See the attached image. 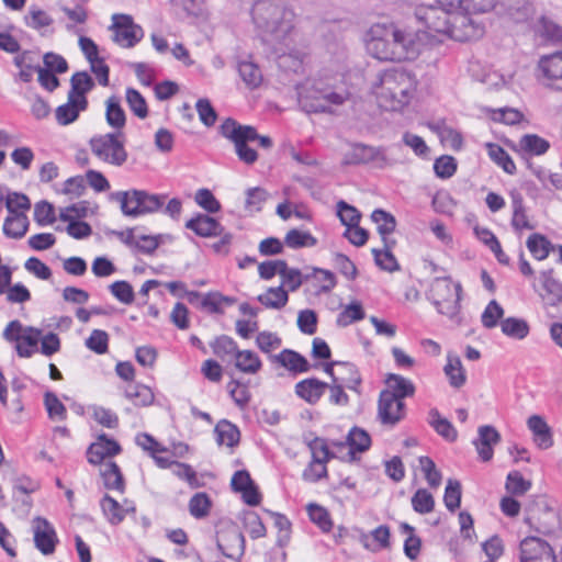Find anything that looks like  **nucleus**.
Segmentation results:
<instances>
[{
  "instance_id": "obj_40",
  "label": "nucleus",
  "mask_w": 562,
  "mask_h": 562,
  "mask_svg": "<svg viewBox=\"0 0 562 562\" xmlns=\"http://www.w3.org/2000/svg\"><path fill=\"white\" fill-rule=\"evenodd\" d=\"M518 146L524 154L539 156L548 151L550 143L536 134H526L519 139Z\"/></svg>"
},
{
  "instance_id": "obj_5",
  "label": "nucleus",
  "mask_w": 562,
  "mask_h": 562,
  "mask_svg": "<svg viewBox=\"0 0 562 562\" xmlns=\"http://www.w3.org/2000/svg\"><path fill=\"white\" fill-rule=\"evenodd\" d=\"M91 153L102 162L122 167L128 158L124 145V134L122 132L106 133L93 136L89 140Z\"/></svg>"
},
{
  "instance_id": "obj_33",
  "label": "nucleus",
  "mask_w": 562,
  "mask_h": 562,
  "mask_svg": "<svg viewBox=\"0 0 562 562\" xmlns=\"http://www.w3.org/2000/svg\"><path fill=\"white\" fill-rule=\"evenodd\" d=\"M213 353L222 361L233 360L238 351L236 341L226 335H221L210 342Z\"/></svg>"
},
{
  "instance_id": "obj_12",
  "label": "nucleus",
  "mask_w": 562,
  "mask_h": 562,
  "mask_svg": "<svg viewBox=\"0 0 562 562\" xmlns=\"http://www.w3.org/2000/svg\"><path fill=\"white\" fill-rule=\"evenodd\" d=\"M470 14L462 10H457L452 13L449 38L467 42L477 40L483 35V26L476 23Z\"/></svg>"
},
{
  "instance_id": "obj_19",
  "label": "nucleus",
  "mask_w": 562,
  "mask_h": 562,
  "mask_svg": "<svg viewBox=\"0 0 562 562\" xmlns=\"http://www.w3.org/2000/svg\"><path fill=\"white\" fill-rule=\"evenodd\" d=\"M186 227L201 237L220 236L224 232L223 226L215 218L205 214L190 218L186 223Z\"/></svg>"
},
{
  "instance_id": "obj_36",
  "label": "nucleus",
  "mask_w": 562,
  "mask_h": 562,
  "mask_svg": "<svg viewBox=\"0 0 562 562\" xmlns=\"http://www.w3.org/2000/svg\"><path fill=\"white\" fill-rule=\"evenodd\" d=\"M29 227V220L25 213L9 215L3 224V233L7 237L20 239Z\"/></svg>"
},
{
  "instance_id": "obj_20",
  "label": "nucleus",
  "mask_w": 562,
  "mask_h": 562,
  "mask_svg": "<svg viewBox=\"0 0 562 562\" xmlns=\"http://www.w3.org/2000/svg\"><path fill=\"white\" fill-rule=\"evenodd\" d=\"M70 86L71 88L68 95L77 100L81 105V109H87L88 100L86 98V93L94 86L92 78L86 71L75 72L70 79Z\"/></svg>"
},
{
  "instance_id": "obj_32",
  "label": "nucleus",
  "mask_w": 562,
  "mask_h": 562,
  "mask_svg": "<svg viewBox=\"0 0 562 562\" xmlns=\"http://www.w3.org/2000/svg\"><path fill=\"white\" fill-rule=\"evenodd\" d=\"M499 325L502 333L513 339L522 340L530 333L529 324L522 318L507 317Z\"/></svg>"
},
{
  "instance_id": "obj_18",
  "label": "nucleus",
  "mask_w": 562,
  "mask_h": 562,
  "mask_svg": "<svg viewBox=\"0 0 562 562\" xmlns=\"http://www.w3.org/2000/svg\"><path fill=\"white\" fill-rule=\"evenodd\" d=\"M121 452V447L114 439L101 435L98 441L92 443L87 451L88 461L92 464H100L106 457H113Z\"/></svg>"
},
{
  "instance_id": "obj_22",
  "label": "nucleus",
  "mask_w": 562,
  "mask_h": 562,
  "mask_svg": "<svg viewBox=\"0 0 562 562\" xmlns=\"http://www.w3.org/2000/svg\"><path fill=\"white\" fill-rule=\"evenodd\" d=\"M539 68L546 78L553 81L555 87L562 90V52L541 57Z\"/></svg>"
},
{
  "instance_id": "obj_3",
  "label": "nucleus",
  "mask_w": 562,
  "mask_h": 562,
  "mask_svg": "<svg viewBox=\"0 0 562 562\" xmlns=\"http://www.w3.org/2000/svg\"><path fill=\"white\" fill-rule=\"evenodd\" d=\"M299 104L306 113H335L349 98L345 89H336L323 82L305 83L299 88Z\"/></svg>"
},
{
  "instance_id": "obj_10",
  "label": "nucleus",
  "mask_w": 562,
  "mask_h": 562,
  "mask_svg": "<svg viewBox=\"0 0 562 562\" xmlns=\"http://www.w3.org/2000/svg\"><path fill=\"white\" fill-rule=\"evenodd\" d=\"M453 12L442 7L420 5L416 9L415 15L430 31L449 36Z\"/></svg>"
},
{
  "instance_id": "obj_59",
  "label": "nucleus",
  "mask_w": 562,
  "mask_h": 562,
  "mask_svg": "<svg viewBox=\"0 0 562 562\" xmlns=\"http://www.w3.org/2000/svg\"><path fill=\"white\" fill-rule=\"evenodd\" d=\"M44 404L50 419L65 420L67 411L65 405L59 401L53 392H46L44 395Z\"/></svg>"
},
{
  "instance_id": "obj_55",
  "label": "nucleus",
  "mask_w": 562,
  "mask_h": 562,
  "mask_svg": "<svg viewBox=\"0 0 562 562\" xmlns=\"http://www.w3.org/2000/svg\"><path fill=\"white\" fill-rule=\"evenodd\" d=\"M126 102L131 111L139 119H145L148 115V108L145 98L133 88L126 89Z\"/></svg>"
},
{
  "instance_id": "obj_31",
  "label": "nucleus",
  "mask_w": 562,
  "mask_h": 562,
  "mask_svg": "<svg viewBox=\"0 0 562 562\" xmlns=\"http://www.w3.org/2000/svg\"><path fill=\"white\" fill-rule=\"evenodd\" d=\"M105 119L106 123L116 132H122V128L125 126L126 115L121 106L120 99L115 95L106 100Z\"/></svg>"
},
{
  "instance_id": "obj_21",
  "label": "nucleus",
  "mask_w": 562,
  "mask_h": 562,
  "mask_svg": "<svg viewBox=\"0 0 562 562\" xmlns=\"http://www.w3.org/2000/svg\"><path fill=\"white\" fill-rule=\"evenodd\" d=\"M527 425L532 432L533 441L539 449L546 450L553 445L551 429L541 416H530L527 420Z\"/></svg>"
},
{
  "instance_id": "obj_11",
  "label": "nucleus",
  "mask_w": 562,
  "mask_h": 562,
  "mask_svg": "<svg viewBox=\"0 0 562 562\" xmlns=\"http://www.w3.org/2000/svg\"><path fill=\"white\" fill-rule=\"evenodd\" d=\"M346 165L373 164L378 168H385L391 165L382 147H373L364 144H353L345 155Z\"/></svg>"
},
{
  "instance_id": "obj_39",
  "label": "nucleus",
  "mask_w": 562,
  "mask_h": 562,
  "mask_svg": "<svg viewBox=\"0 0 562 562\" xmlns=\"http://www.w3.org/2000/svg\"><path fill=\"white\" fill-rule=\"evenodd\" d=\"M429 424L435 429V431L446 440L452 442L457 439L458 434L453 425L447 418H443L439 414L438 409H430Z\"/></svg>"
},
{
  "instance_id": "obj_28",
  "label": "nucleus",
  "mask_w": 562,
  "mask_h": 562,
  "mask_svg": "<svg viewBox=\"0 0 562 562\" xmlns=\"http://www.w3.org/2000/svg\"><path fill=\"white\" fill-rule=\"evenodd\" d=\"M512 198V206H513V217L512 225L513 227L520 232L522 229H533V226L530 224L524 205V198L521 193L518 191H513L510 193Z\"/></svg>"
},
{
  "instance_id": "obj_26",
  "label": "nucleus",
  "mask_w": 562,
  "mask_h": 562,
  "mask_svg": "<svg viewBox=\"0 0 562 562\" xmlns=\"http://www.w3.org/2000/svg\"><path fill=\"white\" fill-rule=\"evenodd\" d=\"M272 359L293 373H303L310 370L308 361L302 355L291 349H283L279 355L273 356Z\"/></svg>"
},
{
  "instance_id": "obj_64",
  "label": "nucleus",
  "mask_w": 562,
  "mask_h": 562,
  "mask_svg": "<svg viewBox=\"0 0 562 562\" xmlns=\"http://www.w3.org/2000/svg\"><path fill=\"white\" fill-rule=\"evenodd\" d=\"M337 215L346 227H351L356 224H359L361 218L360 212L355 206L348 204L345 201H339L337 203Z\"/></svg>"
},
{
  "instance_id": "obj_14",
  "label": "nucleus",
  "mask_w": 562,
  "mask_h": 562,
  "mask_svg": "<svg viewBox=\"0 0 562 562\" xmlns=\"http://www.w3.org/2000/svg\"><path fill=\"white\" fill-rule=\"evenodd\" d=\"M378 413L383 425L395 426L405 416V404L391 391L384 390L380 393Z\"/></svg>"
},
{
  "instance_id": "obj_58",
  "label": "nucleus",
  "mask_w": 562,
  "mask_h": 562,
  "mask_svg": "<svg viewBox=\"0 0 562 562\" xmlns=\"http://www.w3.org/2000/svg\"><path fill=\"white\" fill-rule=\"evenodd\" d=\"M306 509L310 519L323 531L327 532L331 529L333 521L330 519L329 513L323 506L317 504H308Z\"/></svg>"
},
{
  "instance_id": "obj_8",
  "label": "nucleus",
  "mask_w": 562,
  "mask_h": 562,
  "mask_svg": "<svg viewBox=\"0 0 562 562\" xmlns=\"http://www.w3.org/2000/svg\"><path fill=\"white\" fill-rule=\"evenodd\" d=\"M396 61L414 60L423 50L425 33L394 24Z\"/></svg>"
},
{
  "instance_id": "obj_17",
  "label": "nucleus",
  "mask_w": 562,
  "mask_h": 562,
  "mask_svg": "<svg viewBox=\"0 0 562 562\" xmlns=\"http://www.w3.org/2000/svg\"><path fill=\"white\" fill-rule=\"evenodd\" d=\"M479 437L473 441L482 461L487 462L493 458V447L501 441L499 432L493 426L479 427Z\"/></svg>"
},
{
  "instance_id": "obj_41",
  "label": "nucleus",
  "mask_w": 562,
  "mask_h": 562,
  "mask_svg": "<svg viewBox=\"0 0 562 562\" xmlns=\"http://www.w3.org/2000/svg\"><path fill=\"white\" fill-rule=\"evenodd\" d=\"M237 69L241 80L249 89H256L262 82L261 70L252 61H239Z\"/></svg>"
},
{
  "instance_id": "obj_29",
  "label": "nucleus",
  "mask_w": 562,
  "mask_h": 562,
  "mask_svg": "<svg viewBox=\"0 0 562 562\" xmlns=\"http://www.w3.org/2000/svg\"><path fill=\"white\" fill-rule=\"evenodd\" d=\"M214 432L218 445H225L231 448L237 446L240 439L237 426L226 419H222L216 424Z\"/></svg>"
},
{
  "instance_id": "obj_13",
  "label": "nucleus",
  "mask_w": 562,
  "mask_h": 562,
  "mask_svg": "<svg viewBox=\"0 0 562 562\" xmlns=\"http://www.w3.org/2000/svg\"><path fill=\"white\" fill-rule=\"evenodd\" d=\"M526 512V521L530 525H536L539 532L550 533L554 530L558 522V514L543 499L529 505Z\"/></svg>"
},
{
  "instance_id": "obj_7",
  "label": "nucleus",
  "mask_w": 562,
  "mask_h": 562,
  "mask_svg": "<svg viewBox=\"0 0 562 562\" xmlns=\"http://www.w3.org/2000/svg\"><path fill=\"white\" fill-rule=\"evenodd\" d=\"M394 24H374L369 31L368 53L379 60L396 61Z\"/></svg>"
},
{
  "instance_id": "obj_44",
  "label": "nucleus",
  "mask_w": 562,
  "mask_h": 562,
  "mask_svg": "<svg viewBox=\"0 0 562 562\" xmlns=\"http://www.w3.org/2000/svg\"><path fill=\"white\" fill-rule=\"evenodd\" d=\"M125 396L136 406H149L155 400L153 391L144 384H130L125 390Z\"/></svg>"
},
{
  "instance_id": "obj_56",
  "label": "nucleus",
  "mask_w": 562,
  "mask_h": 562,
  "mask_svg": "<svg viewBox=\"0 0 562 562\" xmlns=\"http://www.w3.org/2000/svg\"><path fill=\"white\" fill-rule=\"evenodd\" d=\"M504 316V308L498 304L497 301L492 300L483 311L481 315L482 325L487 328H494L497 326L499 319Z\"/></svg>"
},
{
  "instance_id": "obj_23",
  "label": "nucleus",
  "mask_w": 562,
  "mask_h": 562,
  "mask_svg": "<svg viewBox=\"0 0 562 562\" xmlns=\"http://www.w3.org/2000/svg\"><path fill=\"white\" fill-rule=\"evenodd\" d=\"M540 280L544 291L542 299L548 305L558 306L562 302V284L553 278V270L541 271Z\"/></svg>"
},
{
  "instance_id": "obj_30",
  "label": "nucleus",
  "mask_w": 562,
  "mask_h": 562,
  "mask_svg": "<svg viewBox=\"0 0 562 562\" xmlns=\"http://www.w3.org/2000/svg\"><path fill=\"white\" fill-rule=\"evenodd\" d=\"M26 26L36 30L41 35L47 34V29L54 23V19L45 11L37 7H31L24 16Z\"/></svg>"
},
{
  "instance_id": "obj_62",
  "label": "nucleus",
  "mask_w": 562,
  "mask_h": 562,
  "mask_svg": "<svg viewBox=\"0 0 562 562\" xmlns=\"http://www.w3.org/2000/svg\"><path fill=\"white\" fill-rule=\"evenodd\" d=\"M443 502L448 510L454 512L461 503V484L457 480H449L445 490Z\"/></svg>"
},
{
  "instance_id": "obj_49",
  "label": "nucleus",
  "mask_w": 562,
  "mask_h": 562,
  "mask_svg": "<svg viewBox=\"0 0 562 562\" xmlns=\"http://www.w3.org/2000/svg\"><path fill=\"white\" fill-rule=\"evenodd\" d=\"M366 316L360 302H352L345 306L338 314L336 324L338 327H347L350 324L363 319Z\"/></svg>"
},
{
  "instance_id": "obj_63",
  "label": "nucleus",
  "mask_w": 562,
  "mask_h": 562,
  "mask_svg": "<svg viewBox=\"0 0 562 562\" xmlns=\"http://www.w3.org/2000/svg\"><path fill=\"white\" fill-rule=\"evenodd\" d=\"M5 207L9 211L10 215H15L24 213V211L30 210L31 202L25 194L12 192L9 193L5 198Z\"/></svg>"
},
{
  "instance_id": "obj_27",
  "label": "nucleus",
  "mask_w": 562,
  "mask_h": 562,
  "mask_svg": "<svg viewBox=\"0 0 562 562\" xmlns=\"http://www.w3.org/2000/svg\"><path fill=\"white\" fill-rule=\"evenodd\" d=\"M100 474L103 479L104 486L108 490H115L121 493L125 490L124 477L119 465L113 461L104 462L101 467Z\"/></svg>"
},
{
  "instance_id": "obj_38",
  "label": "nucleus",
  "mask_w": 562,
  "mask_h": 562,
  "mask_svg": "<svg viewBox=\"0 0 562 562\" xmlns=\"http://www.w3.org/2000/svg\"><path fill=\"white\" fill-rule=\"evenodd\" d=\"M371 218L378 225L383 244L387 245V241H391L387 236L394 232L396 226L395 217L391 213L378 209L372 212Z\"/></svg>"
},
{
  "instance_id": "obj_34",
  "label": "nucleus",
  "mask_w": 562,
  "mask_h": 562,
  "mask_svg": "<svg viewBox=\"0 0 562 562\" xmlns=\"http://www.w3.org/2000/svg\"><path fill=\"white\" fill-rule=\"evenodd\" d=\"M235 367L247 374L257 373L262 366L260 358L251 350H239L234 357Z\"/></svg>"
},
{
  "instance_id": "obj_16",
  "label": "nucleus",
  "mask_w": 562,
  "mask_h": 562,
  "mask_svg": "<svg viewBox=\"0 0 562 562\" xmlns=\"http://www.w3.org/2000/svg\"><path fill=\"white\" fill-rule=\"evenodd\" d=\"M34 544L44 555L54 553L58 538L52 524L43 517L33 520Z\"/></svg>"
},
{
  "instance_id": "obj_57",
  "label": "nucleus",
  "mask_w": 562,
  "mask_h": 562,
  "mask_svg": "<svg viewBox=\"0 0 562 562\" xmlns=\"http://www.w3.org/2000/svg\"><path fill=\"white\" fill-rule=\"evenodd\" d=\"M412 506L418 514H428L434 510L435 499L426 488H419L412 497Z\"/></svg>"
},
{
  "instance_id": "obj_48",
  "label": "nucleus",
  "mask_w": 562,
  "mask_h": 562,
  "mask_svg": "<svg viewBox=\"0 0 562 562\" xmlns=\"http://www.w3.org/2000/svg\"><path fill=\"white\" fill-rule=\"evenodd\" d=\"M394 240L387 241V245H384V249H372V254L374 256V261L376 266H379L381 269L385 271H396L400 269L398 263L392 254L391 249L394 245Z\"/></svg>"
},
{
  "instance_id": "obj_52",
  "label": "nucleus",
  "mask_w": 562,
  "mask_h": 562,
  "mask_svg": "<svg viewBox=\"0 0 562 562\" xmlns=\"http://www.w3.org/2000/svg\"><path fill=\"white\" fill-rule=\"evenodd\" d=\"M211 507V498L204 492L194 494L189 502V512L194 518L198 519L206 517Z\"/></svg>"
},
{
  "instance_id": "obj_6",
  "label": "nucleus",
  "mask_w": 562,
  "mask_h": 562,
  "mask_svg": "<svg viewBox=\"0 0 562 562\" xmlns=\"http://www.w3.org/2000/svg\"><path fill=\"white\" fill-rule=\"evenodd\" d=\"M220 131L225 138H228L234 143L236 154L243 162L252 165L257 161V151L248 146V142H252L258 137V133L255 127L250 125H240L233 119H226L222 123Z\"/></svg>"
},
{
  "instance_id": "obj_50",
  "label": "nucleus",
  "mask_w": 562,
  "mask_h": 562,
  "mask_svg": "<svg viewBox=\"0 0 562 562\" xmlns=\"http://www.w3.org/2000/svg\"><path fill=\"white\" fill-rule=\"evenodd\" d=\"M284 243L288 247L297 249L302 247H314L317 244V239L308 232L294 228L286 233Z\"/></svg>"
},
{
  "instance_id": "obj_2",
  "label": "nucleus",
  "mask_w": 562,
  "mask_h": 562,
  "mask_svg": "<svg viewBox=\"0 0 562 562\" xmlns=\"http://www.w3.org/2000/svg\"><path fill=\"white\" fill-rule=\"evenodd\" d=\"M251 15L257 29L272 41H282L294 27V11L283 0H257Z\"/></svg>"
},
{
  "instance_id": "obj_37",
  "label": "nucleus",
  "mask_w": 562,
  "mask_h": 562,
  "mask_svg": "<svg viewBox=\"0 0 562 562\" xmlns=\"http://www.w3.org/2000/svg\"><path fill=\"white\" fill-rule=\"evenodd\" d=\"M337 374L341 384L351 391L360 393L359 386L362 380L359 370L355 364L349 362L339 363Z\"/></svg>"
},
{
  "instance_id": "obj_42",
  "label": "nucleus",
  "mask_w": 562,
  "mask_h": 562,
  "mask_svg": "<svg viewBox=\"0 0 562 562\" xmlns=\"http://www.w3.org/2000/svg\"><path fill=\"white\" fill-rule=\"evenodd\" d=\"M100 506L103 515L111 525L116 526L124 520L125 515L123 507H121V503L112 496L105 494L100 501Z\"/></svg>"
},
{
  "instance_id": "obj_1",
  "label": "nucleus",
  "mask_w": 562,
  "mask_h": 562,
  "mask_svg": "<svg viewBox=\"0 0 562 562\" xmlns=\"http://www.w3.org/2000/svg\"><path fill=\"white\" fill-rule=\"evenodd\" d=\"M417 88L415 74L405 68H392L379 75L372 91L381 109L400 111L406 106Z\"/></svg>"
},
{
  "instance_id": "obj_47",
  "label": "nucleus",
  "mask_w": 562,
  "mask_h": 562,
  "mask_svg": "<svg viewBox=\"0 0 562 562\" xmlns=\"http://www.w3.org/2000/svg\"><path fill=\"white\" fill-rule=\"evenodd\" d=\"M527 248L535 259L544 260L552 248L551 243L541 234H532L527 239Z\"/></svg>"
},
{
  "instance_id": "obj_35",
  "label": "nucleus",
  "mask_w": 562,
  "mask_h": 562,
  "mask_svg": "<svg viewBox=\"0 0 562 562\" xmlns=\"http://www.w3.org/2000/svg\"><path fill=\"white\" fill-rule=\"evenodd\" d=\"M257 300L267 308L281 310L289 301L288 292L283 285L269 288L265 293L258 295Z\"/></svg>"
},
{
  "instance_id": "obj_43",
  "label": "nucleus",
  "mask_w": 562,
  "mask_h": 562,
  "mask_svg": "<svg viewBox=\"0 0 562 562\" xmlns=\"http://www.w3.org/2000/svg\"><path fill=\"white\" fill-rule=\"evenodd\" d=\"M386 383L390 386L389 391L395 394L396 398H400L401 401H403L404 397L414 395V384L402 375L391 373L386 378Z\"/></svg>"
},
{
  "instance_id": "obj_54",
  "label": "nucleus",
  "mask_w": 562,
  "mask_h": 562,
  "mask_svg": "<svg viewBox=\"0 0 562 562\" xmlns=\"http://www.w3.org/2000/svg\"><path fill=\"white\" fill-rule=\"evenodd\" d=\"M488 155L493 161L499 165L503 170L509 175H514L516 171V165L510 156L501 146L490 144Z\"/></svg>"
},
{
  "instance_id": "obj_46",
  "label": "nucleus",
  "mask_w": 562,
  "mask_h": 562,
  "mask_svg": "<svg viewBox=\"0 0 562 562\" xmlns=\"http://www.w3.org/2000/svg\"><path fill=\"white\" fill-rule=\"evenodd\" d=\"M532 486L531 481L524 479L519 471H512L507 474L505 488L512 496H521Z\"/></svg>"
},
{
  "instance_id": "obj_9",
  "label": "nucleus",
  "mask_w": 562,
  "mask_h": 562,
  "mask_svg": "<svg viewBox=\"0 0 562 562\" xmlns=\"http://www.w3.org/2000/svg\"><path fill=\"white\" fill-rule=\"evenodd\" d=\"M112 26L114 30L113 41L122 47H134L144 36L143 29L133 22L131 15L113 14Z\"/></svg>"
},
{
  "instance_id": "obj_61",
  "label": "nucleus",
  "mask_w": 562,
  "mask_h": 562,
  "mask_svg": "<svg viewBox=\"0 0 562 562\" xmlns=\"http://www.w3.org/2000/svg\"><path fill=\"white\" fill-rule=\"evenodd\" d=\"M86 347L98 355L105 353L109 348L108 333L101 329H93L86 339Z\"/></svg>"
},
{
  "instance_id": "obj_4",
  "label": "nucleus",
  "mask_w": 562,
  "mask_h": 562,
  "mask_svg": "<svg viewBox=\"0 0 562 562\" xmlns=\"http://www.w3.org/2000/svg\"><path fill=\"white\" fill-rule=\"evenodd\" d=\"M461 294V284L453 283L450 277L435 278L429 285L427 299L438 313L460 324Z\"/></svg>"
},
{
  "instance_id": "obj_25",
  "label": "nucleus",
  "mask_w": 562,
  "mask_h": 562,
  "mask_svg": "<svg viewBox=\"0 0 562 562\" xmlns=\"http://www.w3.org/2000/svg\"><path fill=\"white\" fill-rule=\"evenodd\" d=\"M328 384L311 378L299 382L295 385V393L310 404H315L323 396Z\"/></svg>"
},
{
  "instance_id": "obj_51",
  "label": "nucleus",
  "mask_w": 562,
  "mask_h": 562,
  "mask_svg": "<svg viewBox=\"0 0 562 562\" xmlns=\"http://www.w3.org/2000/svg\"><path fill=\"white\" fill-rule=\"evenodd\" d=\"M445 373L449 378L450 385L461 387L465 383V373L462 368L460 358L449 357L445 366Z\"/></svg>"
},
{
  "instance_id": "obj_24",
  "label": "nucleus",
  "mask_w": 562,
  "mask_h": 562,
  "mask_svg": "<svg viewBox=\"0 0 562 562\" xmlns=\"http://www.w3.org/2000/svg\"><path fill=\"white\" fill-rule=\"evenodd\" d=\"M111 198L120 203L121 211L125 216H139L140 190L117 191L112 193Z\"/></svg>"
},
{
  "instance_id": "obj_60",
  "label": "nucleus",
  "mask_w": 562,
  "mask_h": 562,
  "mask_svg": "<svg viewBox=\"0 0 562 562\" xmlns=\"http://www.w3.org/2000/svg\"><path fill=\"white\" fill-rule=\"evenodd\" d=\"M308 448L312 452V461L327 463L334 453L329 450V447L325 439L316 437L308 442Z\"/></svg>"
},
{
  "instance_id": "obj_15",
  "label": "nucleus",
  "mask_w": 562,
  "mask_h": 562,
  "mask_svg": "<svg viewBox=\"0 0 562 562\" xmlns=\"http://www.w3.org/2000/svg\"><path fill=\"white\" fill-rule=\"evenodd\" d=\"M520 562H555V555L547 541L528 537L520 542Z\"/></svg>"
},
{
  "instance_id": "obj_53",
  "label": "nucleus",
  "mask_w": 562,
  "mask_h": 562,
  "mask_svg": "<svg viewBox=\"0 0 562 562\" xmlns=\"http://www.w3.org/2000/svg\"><path fill=\"white\" fill-rule=\"evenodd\" d=\"M347 441L350 447L351 452L358 451V452H364L367 451L371 446V438L367 431H364L361 428L353 427L348 436Z\"/></svg>"
},
{
  "instance_id": "obj_45",
  "label": "nucleus",
  "mask_w": 562,
  "mask_h": 562,
  "mask_svg": "<svg viewBox=\"0 0 562 562\" xmlns=\"http://www.w3.org/2000/svg\"><path fill=\"white\" fill-rule=\"evenodd\" d=\"M85 110L86 109H81V105L78 103L77 100L68 95L67 103L59 105L56 109V120L60 125H68L78 119L80 111Z\"/></svg>"
}]
</instances>
